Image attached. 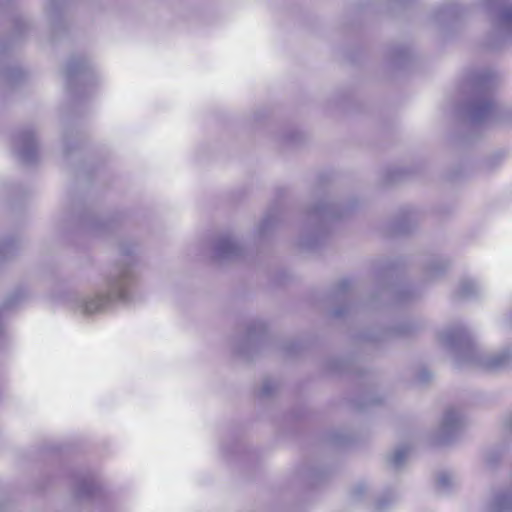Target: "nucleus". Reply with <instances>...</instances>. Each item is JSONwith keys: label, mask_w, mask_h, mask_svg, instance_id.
<instances>
[{"label": "nucleus", "mask_w": 512, "mask_h": 512, "mask_svg": "<svg viewBox=\"0 0 512 512\" xmlns=\"http://www.w3.org/2000/svg\"><path fill=\"white\" fill-rule=\"evenodd\" d=\"M274 224V221L271 217H266L262 220L258 227V233L263 235L266 233L268 229H270Z\"/></svg>", "instance_id": "obj_14"}, {"label": "nucleus", "mask_w": 512, "mask_h": 512, "mask_svg": "<svg viewBox=\"0 0 512 512\" xmlns=\"http://www.w3.org/2000/svg\"><path fill=\"white\" fill-rule=\"evenodd\" d=\"M481 6L491 20L490 46L512 42V0H482Z\"/></svg>", "instance_id": "obj_4"}, {"label": "nucleus", "mask_w": 512, "mask_h": 512, "mask_svg": "<svg viewBox=\"0 0 512 512\" xmlns=\"http://www.w3.org/2000/svg\"><path fill=\"white\" fill-rule=\"evenodd\" d=\"M314 214L319 215L322 218H332V217H340L342 214H337L335 211V206L332 204H325L320 207L315 208L313 211Z\"/></svg>", "instance_id": "obj_13"}, {"label": "nucleus", "mask_w": 512, "mask_h": 512, "mask_svg": "<svg viewBox=\"0 0 512 512\" xmlns=\"http://www.w3.org/2000/svg\"><path fill=\"white\" fill-rule=\"evenodd\" d=\"M478 284L471 279L463 280L459 285L458 293L461 297H471L477 294Z\"/></svg>", "instance_id": "obj_11"}, {"label": "nucleus", "mask_w": 512, "mask_h": 512, "mask_svg": "<svg viewBox=\"0 0 512 512\" xmlns=\"http://www.w3.org/2000/svg\"><path fill=\"white\" fill-rule=\"evenodd\" d=\"M408 453L409 449L406 446L396 448L389 457L390 465L395 469H399L406 462Z\"/></svg>", "instance_id": "obj_10"}, {"label": "nucleus", "mask_w": 512, "mask_h": 512, "mask_svg": "<svg viewBox=\"0 0 512 512\" xmlns=\"http://www.w3.org/2000/svg\"><path fill=\"white\" fill-rule=\"evenodd\" d=\"M441 345L459 354L466 356L467 361L476 363L489 370H500L512 364V346L506 347L497 353L481 355L472 343L467 330L461 326H453L442 329L438 333Z\"/></svg>", "instance_id": "obj_3"}, {"label": "nucleus", "mask_w": 512, "mask_h": 512, "mask_svg": "<svg viewBox=\"0 0 512 512\" xmlns=\"http://www.w3.org/2000/svg\"><path fill=\"white\" fill-rule=\"evenodd\" d=\"M449 267V262L442 258L432 259L425 267V276L428 280H435L442 276Z\"/></svg>", "instance_id": "obj_8"}, {"label": "nucleus", "mask_w": 512, "mask_h": 512, "mask_svg": "<svg viewBox=\"0 0 512 512\" xmlns=\"http://www.w3.org/2000/svg\"><path fill=\"white\" fill-rule=\"evenodd\" d=\"M465 425L463 413L456 408L445 410L440 426L438 428V437L441 442L451 440Z\"/></svg>", "instance_id": "obj_5"}, {"label": "nucleus", "mask_w": 512, "mask_h": 512, "mask_svg": "<svg viewBox=\"0 0 512 512\" xmlns=\"http://www.w3.org/2000/svg\"><path fill=\"white\" fill-rule=\"evenodd\" d=\"M509 427H510V429L512 430V420H511V421H510V423H509Z\"/></svg>", "instance_id": "obj_17"}, {"label": "nucleus", "mask_w": 512, "mask_h": 512, "mask_svg": "<svg viewBox=\"0 0 512 512\" xmlns=\"http://www.w3.org/2000/svg\"><path fill=\"white\" fill-rule=\"evenodd\" d=\"M437 487L442 490L443 492L448 491L455 483L454 477L447 472H441L437 476Z\"/></svg>", "instance_id": "obj_12"}, {"label": "nucleus", "mask_w": 512, "mask_h": 512, "mask_svg": "<svg viewBox=\"0 0 512 512\" xmlns=\"http://www.w3.org/2000/svg\"><path fill=\"white\" fill-rule=\"evenodd\" d=\"M273 389V384L270 381H266L262 385V394L268 396L273 392Z\"/></svg>", "instance_id": "obj_15"}, {"label": "nucleus", "mask_w": 512, "mask_h": 512, "mask_svg": "<svg viewBox=\"0 0 512 512\" xmlns=\"http://www.w3.org/2000/svg\"><path fill=\"white\" fill-rule=\"evenodd\" d=\"M136 250L137 247L134 244L120 246L122 258L117 262L115 271L107 277L105 289L80 302L79 309L83 314L101 313L115 303L130 300L131 287L137 279Z\"/></svg>", "instance_id": "obj_1"}, {"label": "nucleus", "mask_w": 512, "mask_h": 512, "mask_svg": "<svg viewBox=\"0 0 512 512\" xmlns=\"http://www.w3.org/2000/svg\"><path fill=\"white\" fill-rule=\"evenodd\" d=\"M213 253L217 259L228 260L239 256L241 248L231 236H221L214 244Z\"/></svg>", "instance_id": "obj_7"}, {"label": "nucleus", "mask_w": 512, "mask_h": 512, "mask_svg": "<svg viewBox=\"0 0 512 512\" xmlns=\"http://www.w3.org/2000/svg\"><path fill=\"white\" fill-rule=\"evenodd\" d=\"M17 151L20 159L26 163H33L37 159L38 147L32 132H23L18 136Z\"/></svg>", "instance_id": "obj_6"}, {"label": "nucleus", "mask_w": 512, "mask_h": 512, "mask_svg": "<svg viewBox=\"0 0 512 512\" xmlns=\"http://www.w3.org/2000/svg\"><path fill=\"white\" fill-rule=\"evenodd\" d=\"M363 490H364V487H358V488L355 489V493H359L360 494V493L363 492Z\"/></svg>", "instance_id": "obj_16"}, {"label": "nucleus", "mask_w": 512, "mask_h": 512, "mask_svg": "<svg viewBox=\"0 0 512 512\" xmlns=\"http://www.w3.org/2000/svg\"><path fill=\"white\" fill-rule=\"evenodd\" d=\"M496 83V77L491 71L472 73L467 78L471 99L464 108L465 116L473 123L501 120L512 121V110L499 113L494 104L490 91Z\"/></svg>", "instance_id": "obj_2"}, {"label": "nucleus", "mask_w": 512, "mask_h": 512, "mask_svg": "<svg viewBox=\"0 0 512 512\" xmlns=\"http://www.w3.org/2000/svg\"><path fill=\"white\" fill-rule=\"evenodd\" d=\"M512 511V491L497 494L488 507V512Z\"/></svg>", "instance_id": "obj_9"}]
</instances>
